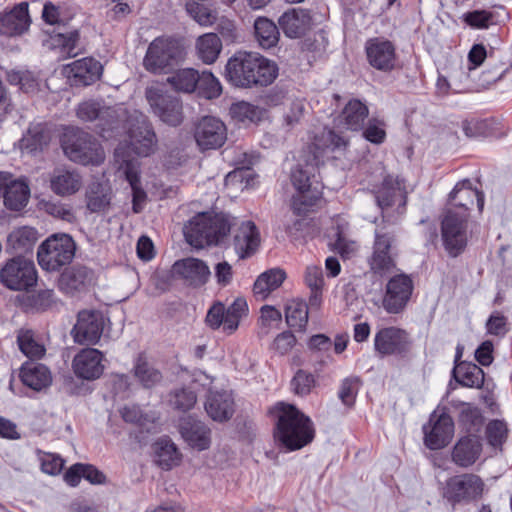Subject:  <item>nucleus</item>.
Here are the masks:
<instances>
[{
  "label": "nucleus",
  "mask_w": 512,
  "mask_h": 512,
  "mask_svg": "<svg viewBox=\"0 0 512 512\" xmlns=\"http://www.w3.org/2000/svg\"><path fill=\"white\" fill-rule=\"evenodd\" d=\"M225 305L221 302L214 303L208 310L205 322L213 330L222 327L224 330Z\"/></svg>",
  "instance_id": "62"
},
{
  "label": "nucleus",
  "mask_w": 512,
  "mask_h": 512,
  "mask_svg": "<svg viewBox=\"0 0 512 512\" xmlns=\"http://www.w3.org/2000/svg\"><path fill=\"white\" fill-rule=\"evenodd\" d=\"M248 314V304L244 298H236L233 303L226 308L224 318V333L231 335L239 327L240 321Z\"/></svg>",
  "instance_id": "46"
},
{
  "label": "nucleus",
  "mask_w": 512,
  "mask_h": 512,
  "mask_svg": "<svg viewBox=\"0 0 512 512\" xmlns=\"http://www.w3.org/2000/svg\"><path fill=\"white\" fill-rule=\"evenodd\" d=\"M360 386L361 380L356 376L345 378L342 381L338 396L345 406L352 407L354 405Z\"/></svg>",
  "instance_id": "55"
},
{
  "label": "nucleus",
  "mask_w": 512,
  "mask_h": 512,
  "mask_svg": "<svg viewBox=\"0 0 512 512\" xmlns=\"http://www.w3.org/2000/svg\"><path fill=\"white\" fill-rule=\"evenodd\" d=\"M413 292V281L405 274L390 278L386 284L382 299L383 308L390 314H398L404 310Z\"/></svg>",
  "instance_id": "16"
},
{
  "label": "nucleus",
  "mask_w": 512,
  "mask_h": 512,
  "mask_svg": "<svg viewBox=\"0 0 512 512\" xmlns=\"http://www.w3.org/2000/svg\"><path fill=\"white\" fill-rule=\"evenodd\" d=\"M110 190L102 183L94 182L86 191V205L91 212H101L110 204Z\"/></svg>",
  "instance_id": "44"
},
{
  "label": "nucleus",
  "mask_w": 512,
  "mask_h": 512,
  "mask_svg": "<svg viewBox=\"0 0 512 512\" xmlns=\"http://www.w3.org/2000/svg\"><path fill=\"white\" fill-rule=\"evenodd\" d=\"M492 13L485 10H475L464 15V21L474 28H487L492 23Z\"/></svg>",
  "instance_id": "64"
},
{
  "label": "nucleus",
  "mask_w": 512,
  "mask_h": 512,
  "mask_svg": "<svg viewBox=\"0 0 512 512\" xmlns=\"http://www.w3.org/2000/svg\"><path fill=\"white\" fill-rule=\"evenodd\" d=\"M275 419V439L288 450H298L312 442L315 429L311 419L296 406L284 402L270 410Z\"/></svg>",
  "instance_id": "2"
},
{
  "label": "nucleus",
  "mask_w": 512,
  "mask_h": 512,
  "mask_svg": "<svg viewBox=\"0 0 512 512\" xmlns=\"http://www.w3.org/2000/svg\"><path fill=\"white\" fill-rule=\"evenodd\" d=\"M408 346V335L402 329L386 327L379 330L375 335V350L383 356L401 354L407 351Z\"/></svg>",
  "instance_id": "24"
},
{
  "label": "nucleus",
  "mask_w": 512,
  "mask_h": 512,
  "mask_svg": "<svg viewBox=\"0 0 512 512\" xmlns=\"http://www.w3.org/2000/svg\"><path fill=\"white\" fill-rule=\"evenodd\" d=\"M314 170L312 165H307V169L296 167L291 174V180L297 191L302 192L311 188V172Z\"/></svg>",
  "instance_id": "63"
},
{
  "label": "nucleus",
  "mask_w": 512,
  "mask_h": 512,
  "mask_svg": "<svg viewBox=\"0 0 512 512\" xmlns=\"http://www.w3.org/2000/svg\"><path fill=\"white\" fill-rule=\"evenodd\" d=\"M42 209L54 218L73 223L76 220L75 213L72 207L68 204L58 201H45L42 202Z\"/></svg>",
  "instance_id": "57"
},
{
  "label": "nucleus",
  "mask_w": 512,
  "mask_h": 512,
  "mask_svg": "<svg viewBox=\"0 0 512 512\" xmlns=\"http://www.w3.org/2000/svg\"><path fill=\"white\" fill-rule=\"evenodd\" d=\"M368 117V108L360 100L349 101L339 116L340 124L346 129L357 131Z\"/></svg>",
  "instance_id": "38"
},
{
  "label": "nucleus",
  "mask_w": 512,
  "mask_h": 512,
  "mask_svg": "<svg viewBox=\"0 0 512 512\" xmlns=\"http://www.w3.org/2000/svg\"><path fill=\"white\" fill-rule=\"evenodd\" d=\"M199 94L207 99H214L221 95L222 86L219 80L209 71L199 73V83H197Z\"/></svg>",
  "instance_id": "54"
},
{
  "label": "nucleus",
  "mask_w": 512,
  "mask_h": 512,
  "mask_svg": "<svg viewBox=\"0 0 512 512\" xmlns=\"http://www.w3.org/2000/svg\"><path fill=\"white\" fill-rule=\"evenodd\" d=\"M61 147L64 154L78 164L100 165L105 160V152L99 142L78 128H68L64 131Z\"/></svg>",
  "instance_id": "5"
},
{
  "label": "nucleus",
  "mask_w": 512,
  "mask_h": 512,
  "mask_svg": "<svg viewBox=\"0 0 512 512\" xmlns=\"http://www.w3.org/2000/svg\"><path fill=\"white\" fill-rule=\"evenodd\" d=\"M186 47L181 39L161 36L149 45L143 59V67L152 74H166L186 58Z\"/></svg>",
  "instance_id": "4"
},
{
  "label": "nucleus",
  "mask_w": 512,
  "mask_h": 512,
  "mask_svg": "<svg viewBox=\"0 0 512 512\" xmlns=\"http://www.w3.org/2000/svg\"><path fill=\"white\" fill-rule=\"evenodd\" d=\"M39 238L38 231L30 226L15 228L8 236V246L16 253L32 249Z\"/></svg>",
  "instance_id": "39"
},
{
  "label": "nucleus",
  "mask_w": 512,
  "mask_h": 512,
  "mask_svg": "<svg viewBox=\"0 0 512 512\" xmlns=\"http://www.w3.org/2000/svg\"><path fill=\"white\" fill-rule=\"evenodd\" d=\"M395 239L390 233L375 234L373 252L368 260L370 270L380 277L387 276L396 270Z\"/></svg>",
  "instance_id": "12"
},
{
  "label": "nucleus",
  "mask_w": 512,
  "mask_h": 512,
  "mask_svg": "<svg viewBox=\"0 0 512 512\" xmlns=\"http://www.w3.org/2000/svg\"><path fill=\"white\" fill-rule=\"evenodd\" d=\"M424 442L431 450H437L447 446L454 435V423L445 412L434 411L428 426H424Z\"/></svg>",
  "instance_id": "18"
},
{
  "label": "nucleus",
  "mask_w": 512,
  "mask_h": 512,
  "mask_svg": "<svg viewBox=\"0 0 512 512\" xmlns=\"http://www.w3.org/2000/svg\"><path fill=\"white\" fill-rule=\"evenodd\" d=\"M222 50V42L215 33H207L196 41V51L199 59L205 64L214 63Z\"/></svg>",
  "instance_id": "41"
},
{
  "label": "nucleus",
  "mask_w": 512,
  "mask_h": 512,
  "mask_svg": "<svg viewBox=\"0 0 512 512\" xmlns=\"http://www.w3.org/2000/svg\"><path fill=\"white\" fill-rule=\"evenodd\" d=\"M128 143L129 147L120 143L126 154L133 158L130 149L139 156H149L156 148V135L147 117L138 111H134L128 119Z\"/></svg>",
  "instance_id": "7"
},
{
  "label": "nucleus",
  "mask_w": 512,
  "mask_h": 512,
  "mask_svg": "<svg viewBox=\"0 0 512 512\" xmlns=\"http://www.w3.org/2000/svg\"><path fill=\"white\" fill-rule=\"evenodd\" d=\"M278 24L285 36L296 39L304 36L311 28L312 18L309 11L292 8L279 17Z\"/></svg>",
  "instance_id": "27"
},
{
  "label": "nucleus",
  "mask_w": 512,
  "mask_h": 512,
  "mask_svg": "<svg viewBox=\"0 0 512 512\" xmlns=\"http://www.w3.org/2000/svg\"><path fill=\"white\" fill-rule=\"evenodd\" d=\"M108 319L98 309H82L76 315L71 337L79 345H96L104 332Z\"/></svg>",
  "instance_id": "8"
},
{
  "label": "nucleus",
  "mask_w": 512,
  "mask_h": 512,
  "mask_svg": "<svg viewBox=\"0 0 512 512\" xmlns=\"http://www.w3.org/2000/svg\"><path fill=\"white\" fill-rule=\"evenodd\" d=\"M48 143V136L39 125L28 129L27 133L19 141L22 152L35 154L41 151Z\"/></svg>",
  "instance_id": "48"
},
{
  "label": "nucleus",
  "mask_w": 512,
  "mask_h": 512,
  "mask_svg": "<svg viewBox=\"0 0 512 512\" xmlns=\"http://www.w3.org/2000/svg\"><path fill=\"white\" fill-rule=\"evenodd\" d=\"M257 42L263 49L275 47L279 41V29L277 25L266 17H258L254 23Z\"/></svg>",
  "instance_id": "40"
},
{
  "label": "nucleus",
  "mask_w": 512,
  "mask_h": 512,
  "mask_svg": "<svg viewBox=\"0 0 512 512\" xmlns=\"http://www.w3.org/2000/svg\"><path fill=\"white\" fill-rule=\"evenodd\" d=\"M51 191L60 197L76 194L83 186L81 174L74 168L56 167L49 177Z\"/></svg>",
  "instance_id": "23"
},
{
  "label": "nucleus",
  "mask_w": 512,
  "mask_h": 512,
  "mask_svg": "<svg viewBox=\"0 0 512 512\" xmlns=\"http://www.w3.org/2000/svg\"><path fill=\"white\" fill-rule=\"evenodd\" d=\"M94 282V273L86 266L75 265L65 270L58 281L60 290L73 295L90 287Z\"/></svg>",
  "instance_id": "29"
},
{
  "label": "nucleus",
  "mask_w": 512,
  "mask_h": 512,
  "mask_svg": "<svg viewBox=\"0 0 512 512\" xmlns=\"http://www.w3.org/2000/svg\"><path fill=\"white\" fill-rule=\"evenodd\" d=\"M264 111L251 103L241 101L230 107V114L238 122L247 124L261 120Z\"/></svg>",
  "instance_id": "50"
},
{
  "label": "nucleus",
  "mask_w": 512,
  "mask_h": 512,
  "mask_svg": "<svg viewBox=\"0 0 512 512\" xmlns=\"http://www.w3.org/2000/svg\"><path fill=\"white\" fill-rule=\"evenodd\" d=\"M231 228L225 214L199 213L184 227L187 242L195 248L217 245L228 235Z\"/></svg>",
  "instance_id": "3"
},
{
  "label": "nucleus",
  "mask_w": 512,
  "mask_h": 512,
  "mask_svg": "<svg viewBox=\"0 0 512 512\" xmlns=\"http://www.w3.org/2000/svg\"><path fill=\"white\" fill-rule=\"evenodd\" d=\"M197 396L194 391L189 389H177L170 395V405L178 411H188L195 406Z\"/></svg>",
  "instance_id": "56"
},
{
  "label": "nucleus",
  "mask_w": 512,
  "mask_h": 512,
  "mask_svg": "<svg viewBox=\"0 0 512 512\" xmlns=\"http://www.w3.org/2000/svg\"><path fill=\"white\" fill-rule=\"evenodd\" d=\"M0 282L10 290H28L37 282L33 261L17 256L9 259L0 270Z\"/></svg>",
  "instance_id": "10"
},
{
  "label": "nucleus",
  "mask_w": 512,
  "mask_h": 512,
  "mask_svg": "<svg viewBox=\"0 0 512 512\" xmlns=\"http://www.w3.org/2000/svg\"><path fill=\"white\" fill-rule=\"evenodd\" d=\"M5 206L13 211L22 210L30 198V188L26 179H14L13 176L3 194Z\"/></svg>",
  "instance_id": "35"
},
{
  "label": "nucleus",
  "mask_w": 512,
  "mask_h": 512,
  "mask_svg": "<svg viewBox=\"0 0 512 512\" xmlns=\"http://www.w3.org/2000/svg\"><path fill=\"white\" fill-rule=\"evenodd\" d=\"M285 318L290 327L304 330L308 322V306L306 302L299 299L289 301L285 307Z\"/></svg>",
  "instance_id": "47"
},
{
  "label": "nucleus",
  "mask_w": 512,
  "mask_h": 512,
  "mask_svg": "<svg viewBox=\"0 0 512 512\" xmlns=\"http://www.w3.org/2000/svg\"><path fill=\"white\" fill-rule=\"evenodd\" d=\"M346 144L347 141L342 136L332 130L324 129L321 134L315 138V142L313 143L315 159H317L326 148L334 150L345 147Z\"/></svg>",
  "instance_id": "51"
},
{
  "label": "nucleus",
  "mask_w": 512,
  "mask_h": 512,
  "mask_svg": "<svg viewBox=\"0 0 512 512\" xmlns=\"http://www.w3.org/2000/svg\"><path fill=\"white\" fill-rule=\"evenodd\" d=\"M145 96L153 113L162 122L170 126L182 123V103L178 97L171 95L161 86L147 87Z\"/></svg>",
  "instance_id": "11"
},
{
  "label": "nucleus",
  "mask_w": 512,
  "mask_h": 512,
  "mask_svg": "<svg viewBox=\"0 0 512 512\" xmlns=\"http://www.w3.org/2000/svg\"><path fill=\"white\" fill-rule=\"evenodd\" d=\"M114 161L118 165V170L122 172L131 186L133 211L140 213L146 201V192L140 185L139 162L136 158H131L126 154L122 146L115 148Z\"/></svg>",
  "instance_id": "15"
},
{
  "label": "nucleus",
  "mask_w": 512,
  "mask_h": 512,
  "mask_svg": "<svg viewBox=\"0 0 512 512\" xmlns=\"http://www.w3.org/2000/svg\"><path fill=\"white\" fill-rule=\"evenodd\" d=\"M134 375L146 388L152 387L160 382L161 373L151 367L146 361L139 357L134 367Z\"/></svg>",
  "instance_id": "53"
},
{
  "label": "nucleus",
  "mask_w": 512,
  "mask_h": 512,
  "mask_svg": "<svg viewBox=\"0 0 512 512\" xmlns=\"http://www.w3.org/2000/svg\"><path fill=\"white\" fill-rule=\"evenodd\" d=\"M454 375L462 386L480 388L484 383L483 370L473 363H460L454 368Z\"/></svg>",
  "instance_id": "43"
},
{
  "label": "nucleus",
  "mask_w": 512,
  "mask_h": 512,
  "mask_svg": "<svg viewBox=\"0 0 512 512\" xmlns=\"http://www.w3.org/2000/svg\"><path fill=\"white\" fill-rule=\"evenodd\" d=\"M167 82L178 92L192 93L197 89L199 72L193 68L179 69L167 78Z\"/></svg>",
  "instance_id": "45"
},
{
  "label": "nucleus",
  "mask_w": 512,
  "mask_h": 512,
  "mask_svg": "<svg viewBox=\"0 0 512 512\" xmlns=\"http://www.w3.org/2000/svg\"><path fill=\"white\" fill-rule=\"evenodd\" d=\"M459 421L469 433L478 432L483 425L480 409L471 404L461 406Z\"/></svg>",
  "instance_id": "52"
},
{
  "label": "nucleus",
  "mask_w": 512,
  "mask_h": 512,
  "mask_svg": "<svg viewBox=\"0 0 512 512\" xmlns=\"http://www.w3.org/2000/svg\"><path fill=\"white\" fill-rule=\"evenodd\" d=\"M366 54L369 64L377 70L388 72L396 65L395 47L388 40L370 39L366 44Z\"/></svg>",
  "instance_id": "22"
},
{
  "label": "nucleus",
  "mask_w": 512,
  "mask_h": 512,
  "mask_svg": "<svg viewBox=\"0 0 512 512\" xmlns=\"http://www.w3.org/2000/svg\"><path fill=\"white\" fill-rule=\"evenodd\" d=\"M102 64L92 57H85L65 67L66 76L73 86H88L100 79Z\"/></svg>",
  "instance_id": "21"
},
{
  "label": "nucleus",
  "mask_w": 512,
  "mask_h": 512,
  "mask_svg": "<svg viewBox=\"0 0 512 512\" xmlns=\"http://www.w3.org/2000/svg\"><path fill=\"white\" fill-rule=\"evenodd\" d=\"M477 201V206L481 211L484 206V194L478 189L472 187L470 180L466 179L456 184L452 192L450 193V201L453 203L454 208L458 212L469 209V206Z\"/></svg>",
  "instance_id": "31"
},
{
  "label": "nucleus",
  "mask_w": 512,
  "mask_h": 512,
  "mask_svg": "<svg viewBox=\"0 0 512 512\" xmlns=\"http://www.w3.org/2000/svg\"><path fill=\"white\" fill-rule=\"evenodd\" d=\"M282 321L281 312L271 305H264L260 309L259 325L264 334H268L269 329L278 325Z\"/></svg>",
  "instance_id": "60"
},
{
  "label": "nucleus",
  "mask_w": 512,
  "mask_h": 512,
  "mask_svg": "<svg viewBox=\"0 0 512 512\" xmlns=\"http://www.w3.org/2000/svg\"><path fill=\"white\" fill-rule=\"evenodd\" d=\"M104 354L92 347L81 349L72 360L74 374L83 380H96L104 372Z\"/></svg>",
  "instance_id": "19"
},
{
  "label": "nucleus",
  "mask_w": 512,
  "mask_h": 512,
  "mask_svg": "<svg viewBox=\"0 0 512 512\" xmlns=\"http://www.w3.org/2000/svg\"><path fill=\"white\" fill-rule=\"evenodd\" d=\"M30 24L27 2H21L0 15V33L8 37L22 35L28 31Z\"/></svg>",
  "instance_id": "25"
},
{
  "label": "nucleus",
  "mask_w": 512,
  "mask_h": 512,
  "mask_svg": "<svg viewBox=\"0 0 512 512\" xmlns=\"http://www.w3.org/2000/svg\"><path fill=\"white\" fill-rule=\"evenodd\" d=\"M375 199L379 208L384 212L395 208L402 213L407 202V191L404 179L399 176L387 174L374 190Z\"/></svg>",
  "instance_id": "14"
},
{
  "label": "nucleus",
  "mask_w": 512,
  "mask_h": 512,
  "mask_svg": "<svg viewBox=\"0 0 512 512\" xmlns=\"http://www.w3.org/2000/svg\"><path fill=\"white\" fill-rule=\"evenodd\" d=\"M260 243L259 232L251 221L242 222L234 235V249L244 259L255 253Z\"/></svg>",
  "instance_id": "32"
},
{
  "label": "nucleus",
  "mask_w": 512,
  "mask_h": 512,
  "mask_svg": "<svg viewBox=\"0 0 512 512\" xmlns=\"http://www.w3.org/2000/svg\"><path fill=\"white\" fill-rule=\"evenodd\" d=\"M278 71L274 61L248 51L236 52L225 67L227 80L240 88L268 86L277 78Z\"/></svg>",
  "instance_id": "1"
},
{
  "label": "nucleus",
  "mask_w": 512,
  "mask_h": 512,
  "mask_svg": "<svg viewBox=\"0 0 512 512\" xmlns=\"http://www.w3.org/2000/svg\"><path fill=\"white\" fill-rule=\"evenodd\" d=\"M314 386V376L304 370H298L291 381L293 392L299 396L308 395Z\"/></svg>",
  "instance_id": "58"
},
{
  "label": "nucleus",
  "mask_w": 512,
  "mask_h": 512,
  "mask_svg": "<svg viewBox=\"0 0 512 512\" xmlns=\"http://www.w3.org/2000/svg\"><path fill=\"white\" fill-rule=\"evenodd\" d=\"M201 2L202 1H186V9L196 22L202 26H208L213 23L215 17Z\"/></svg>",
  "instance_id": "59"
},
{
  "label": "nucleus",
  "mask_w": 512,
  "mask_h": 512,
  "mask_svg": "<svg viewBox=\"0 0 512 512\" xmlns=\"http://www.w3.org/2000/svg\"><path fill=\"white\" fill-rule=\"evenodd\" d=\"M286 278V273L279 268L269 269L258 276L253 292L261 300L266 299L270 293L279 288Z\"/></svg>",
  "instance_id": "37"
},
{
  "label": "nucleus",
  "mask_w": 512,
  "mask_h": 512,
  "mask_svg": "<svg viewBox=\"0 0 512 512\" xmlns=\"http://www.w3.org/2000/svg\"><path fill=\"white\" fill-rule=\"evenodd\" d=\"M507 426L503 421L493 420L486 428L488 442L494 446H501L507 437Z\"/></svg>",
  "instance_id": "61"
},
{
  "label": "nucleus",
  "mask_w": 512,
  "mask_h": 512,
  "mask_svg": "<svg viewBox=\"0 0 512 512\" xmlns=\"http://www.w3.org/2000/svg\"><path fill=\"white\" fill-rule=\"evenodd\" d=\"M17 344L20 351L29 359H40L46 352L44 344L30 329H20L18 331Z\"/></svg>",
  "instance_id": "42"
},
{
  "label": "nucleus",
  "mask_w": 512,
  "mask_h": 512,
  "mask_svg": "<svg viewBox=\"0 0 512 512\" xmlns=\"http://www.w3.org/2000/svg\"><path fill=\"white\" fill-rule=\"evenodd\" d=\"M22 383L34 391L48 388L52 383L50 370L43 364L26 362L20 369Z\"/></svg>",
  "instance_id": "34"
},
{
  "label": "nucleus",
  "mask_w": 512,
  "mask_h": 512,
  "mask_svg": "<svg viewBox=\"0 0 512 512\" xmlns=\"http://www.w3.org/2000/svg\"><path fill=\"white\" fill-rule=\"evenodd\" d=\"M172 272L195 287L205 284L211 274L204 261L192 257L176 261L172 266Z\"/></svg>",
  "instance_id": "26"
},
{
  "label": "nucleus",
  "mask_w": 512,
  "mask_h": 512,
  "mask_svg": "<svg viewBox=\"0 0 512 512\" xmlns=\"http://www.w3.org/2000/svg\"><path fill=\"white\" fill-rule=\"evenodd\" d=\"M468 213L448 209L441 224L444 247L452 257L458 256L467 244Z\"/></svg>",
  "instance_id": "9"
},
{
  "label": "nucleus",
  "mask_w": 512,
  "mask_h": 512,
  "mask_svg": "<svg viewBox=\"0 0 512 512\" xmlns=\"http://www.w3.org/2000/svg\"><path fill=\"white\" fill-rule=\"evenodd\" d=\"M484 488L482 479L475 474H462L447 480L445 497L451 502L471 501L481 496Z\"/></svg>",
  "instance_id": "17"
},
{
  "label": "nucleus",
  "mask_w": 512,
  "mask_h": 512,
  "mask_svg": "<svg viewBox=\"0 0 512 512\" xmlns=\"http://www.w3.org/2000/svg\"><path fill=\"white\" fill-rule=\"evenodd\" d=\"M321 198V193L315 188L304 190L302 192L297 191L292 198V211L296 216H304L308 214L317 205Z\"/></svg>",
  "instance_id": "49"
},
{
  "label": "nucleus",
  "mask_w": 512,
  "mask_h": 512,
  "mask_svg": "<svg viewBox=\"0 0 512 512\" xmlns=\"http://www.w3.org/2000/svg\"><path fill=\"white\" fill-rule=\"evenodd\" d=\"M180 433L188 444L198 450L208 449L211 443V431L201 420L191 416L180 421Z\"/></svg>",
  "instance_id": "30"
},
{
  "label": "nucleus",
  "mask_w": 512,
  "mask_h": 512,
  "mask_svg": "<svg viewBox=\"0 0 512 512\" xmlns=\"http://www.w3.org/2000/svg\"><path fill=\"white\" fill-rule=\"evenodd\" d=\"M194 138L202 150L217 149L226 141V127L218 118L203 117L195 127Z\"/></svg>",
  "instance_id": "20"
},
{
  "label": "nucleus",
  "mask_w": 512,
  "mask_h": 512,
  "mask_svg": "<svg viewBox=\"0 0 512 512\" xmlns=\"http://www.w3.org/2000/svg\"><path fill=\"white\" fill-rule=\"evenodd\" d=\"M125 113L126 111L122 107H106L94 100L80 103L76 111L77 117L82 121H98L97 126L103 137H107L104 132L114 129L120 117L124 116Z\"/></svg>",
  "instance_id": "13"
},
{
  "label": "nucleus",
  "mask_w": 512,
  "mask_h": 512,
  "mask_svg": "<svg viewBox=\"0 0 512 512\" xmlns=\"http://www.w3.org/2000/svg\"><path fill=\"white\" fill-rule=\"evenodd\" d=\"M204 407L211 419L225 422L234 414V399L229 391L211 389L207 394Z\"/></svg>",
  "instance_id": "28"
},
{
  "label": "nucleus",
  "mask_w": 512,
  "mask_h": 512,
  "mask_svg": "<svg viewBox=\"0 0 512 512\" xmlns=\"http://www.w3.org/2000/svg\"><path fill=\"white\" fill-rule=\"evenodd\" d=\"M154 461L165 470L179 465L181 454L176 445L168 438H160L153 444Z\"/></svg>",
  "instance_id": "36"
},
{
  "label": "nucleus",
  "mask_w": 512,
  "mask_h": 512,
  "mask_svg": "<svg viewBox=\"0 0 512 512\" xmlns=\"http://www.w3.org/2000/svg\"><path fill=\"white\" fill-rule=\"evenodd\" d=\"M482 451L480 439L476 435L461 438L452 451L453 462L460 467H469L476 462Z\"/></svg>",
  "instance_id": "33"
},
{
  "label": "nucleus",
  "mask_w": 512,
  "mask_h": 512,
  "mask_svg": "<svg viewBox=\"0 0 512 512\" xmlns=\"http://www.w3.org/2000/svg\"><path fill=\"white\" fill-rule=\"evenodd\" d=\"M75 250V242L71 236L68 234H54L39 246L37 251L38 263L46 271H57L72 261Z\"/></svg>",
  "instance_id": "6"
}]
</instances>
